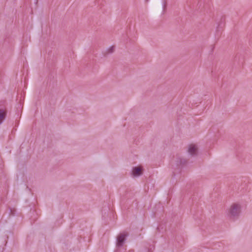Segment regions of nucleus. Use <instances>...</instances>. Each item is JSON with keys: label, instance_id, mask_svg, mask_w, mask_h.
<instances>
[{"label": "nucleus", "instance_id": "1", "mask_svg": "<svg viewBox=\"0 0 252 252\" xmlns=\"http://www.w3.org/2000/svg\"><path fill=\"white\" fill-rule=\"evenodd\" d=\"M241 212V206L239 204H233L230 209L229 213L233 217H237Z\"/></svg>", "mask_w": 252, "mask_h": 252}, {"label": "nucleus", "instance_id": "2", "mask_svg": "<svg viewBox=\"0 0 252 252\" xmlns=\"http://www.w3.org/2000/svg\"><path fill=\"white\" fill-rule=\"evenodd\" d=\"M127 234L126 233L124 232L120 234L117 237L116 246L118 247H122L124 245L126 240V237Z\"/></svg>", "mask_w": 252, "mask_h": 252}, {"label": "nucleus", "instance_id": "3", "mask_svg": "<svg viewBox=\"0 0 252 252\" xmlns=\"http://www.w3.org/2000/svg\"><path fill=\"white\" fill-rule=\"evenodd\" d=\"M188 152L192 156H196L197 154V148L196 146L194 144H190L189 146Z\"/></svg>", "mask_w": 252, "mask_h": 252}, {"label": "nucleus", "instance_id": "4", "mask_svg": "<svg viewBox=\"0 0 252 252\" xmlns=\"http://www.w3.org/2000/svg\"><path fill=\"white\" fill-rule=\"evenodd\" d=\"M7 115V111L5 109H0V124L5 119Z\"/></svg>", "mask_w": 252, "mask_h": 252}, {"label": "nucleus", "instance_id": "5", "mask_svg": "<svg viewBox=\"0 0 252 252\" xmlns=\"http://www.w3.org/2000/svg\"><path fill=\"white\" fill-rule=\"evenodd\" d=\"M176 162L177 165L183 166L187 164L188 160L185 158H177Z\"/></svg>", "mask_w": 252, "mask_h": 252}, {"label": "nucleus", "instance_id": "6", "mask_svg": "<svg viewBox=\"0 0 252 252\" xmlns=\"http://www.w3.org/2000/svg\"><path fill=\"white\" fill-rule=\"evenodd\" d=\"M143 170V168L142 166L134 167L132 169L131 173H141Z\"/></svg>", "mask_w": 252, "mask_h": 252}, {"label": "nucleus", "instance_id": "7", "mask_svg": "<svg viewBox=\"0 0 252 252\" xmlns=\"http://www.w3.org/2000/svg\"><path fill=\"white\" fill-rule=\"evenodd\" d=\"M114 48H115V47L114 46H112L111 47H110L109 49H108V52L109 53H112L113 52L114 50Z\"/></svg>", "mask_w": 252, "mask_h": 252}, {"label": "nucleus", "instance_id": "8", "mask_svg": "<svg viewBox=\"0 0 252 252\" xmlns=\"http://www.w3.org/2000/svg\"><path fill=\"white\" fill-rule=\"evenodd\" d=\"M166 2L165 1H164L163 2V12L162 14L164 13V11L166 9Z\"/></svg>", "mask_w": 252, "mask_h": 252}, {"label": "nucleus", "instance_id": "9", "mask_svg": "<svg viewBox=\"0 0 252 252\" xmlns=\"http://www.w3.org/2000/svg\"><path fill=\"white\" fill-rule=\"evenodd\" d=\"M141 174H132L133 175V178H136V177H138L139 175H140Z\"/></svg>", "mask_w": 252, "mask_h": 252}, {"label": "nucleus", "instance_id": "10", "mask_svg": "<svg viewBox=\"0 0 252 252\" xmlns=\"http://www.w3.org/2000/svg\"><path fill=\"white\" fill-rule=\"evenodd\" d=\"M146 0V1L147 2H148V1H149V0Z\"/></svg>", "mask_w": 252, "mask_h": 252}]
</instances>
